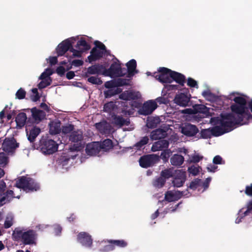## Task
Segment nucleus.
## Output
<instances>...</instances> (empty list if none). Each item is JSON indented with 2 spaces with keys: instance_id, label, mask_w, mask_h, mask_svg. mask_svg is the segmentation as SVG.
<instances>
[{
  "instance_id": "obj_1",
  "label": "nucleus",
  "mask_w": 252,
  "mask_h": 252,
  "mask_svg": "<svg viewBox=\"0 0 252 252\" xmlns=\"http://www.w3.org/2000/svg\"><path fill=\"white\" fill-rule=\"evenodd\" d=\"M37 234L32 229H24L16 227L13 231L12 237L17 241L21 242L24 245L35 244Z\"/></svg>"
},
{
  "instance_id": "obj_2",
  "label": "nucleus",
  "mask_w": 252,
  "mask_h": 252,
  "mask_svg": "<svg viewBox=\"0 0 252 252\" xmlns=\"http://www.w3.org/2000/svg\"><path fill=\"white\" fill-rule=\"evenodd\" d=\"M15 187L22 189L26 192L36 191L40 189L39 183L31 177L23 176L16 182Z\"/></svg>"
},
{
  "instance_id": "obj_3",
  "label": "nucleus",
  "mask_w": 252,
  "mask_h": 252,
  "mask_svg": "<svg viewBox=\"0 0 252 252\" xmlns=\"http://www.w3.org/2000/svg\"><path fill=\"white\" fill-rule=\"evenodd\" d=\"M232 114L235 115V117L241 122V125L248 124L249 122L252 120V115L248 111H246V106L238 104H232L230 106Z\"/></svg>"
},
{
  "instance_id": "obj_4",
  "label": "nucleus",
  "mask_w": 252,
  "mask_h": 252,
  "mask_svg": "<svg viewBox=\"0 0 252 252\" xmlns=\"http://www.w3.org/2000/svg\"><path fill=\"white\" fill-rule=\"evenodd\" d=\"M219 124L225 129L227 133L233 130L236 125H242L241 122L236 119L235 115L232 113L221 114L219 120Z\"/></svg>"
},
{
  "instance_id": "obj_5",
  "label": "nucleus",
  "mask_w": 252,
  "mask_h": 252,
  "mask_svg": "<svg viewBox=\"0 0 252 252\" xmlns=\"http://www.w3.org/2000/svg\"><path fill=\"white\" fill-rule=\"evenodd\" d=\"M40 148L44 155H51L58 150V145L54 140L48 138H42L40 141Z\"/></svg>"
},
{
  "instance_id": "obj_6",
  "label": "nucleus",
  "mask_w": 252,
  "mask_h": 252,
  "mask_svg": "<svg viewBox=\"0 0 252 252\" xmlns=\"http://www.w3.org/2000/svg\"><path fill=\"white\" fill-rule=\"evenodd\" d=\"M83 139V132L79 129L71 132L69 136V140L73 145L70 147L71 151H79L83 148L82 142Z\"/></svg>"
},
{
  "instance_id": "obj_7",
  "label": "nucleus",
  "mask_w": 252,
  "mask_h": 252,
  "mask_svg": "<svg viewBox=\"0 0 252 252\" xmlns=\"http://www.w3.org/2000/svg\"><path fill=\"white\" fill-rule=\"evenodd\" d=\"M6 185L3 180H0V207L9 203L13 198L14 193L13 190H6Z\"/></svg>"
},
{
  "instance_id": "obj_8",
  "label": "nucleus",
  "mask_w": 252,
  "mask_h": 252,
  "mask_svg": "<svg viewBox=\"0 0 252 252\" xmlns=\"http://www.w3.org/2000/svg\"><path fill=\"white\" fill-rule=\"evenodd\" d=\"M159 161V157L156 154L143 155L139 159V165L144 168L153 166Z\"/></svg>"
},
{
  "instance_id": "obj_9",
  "label": "nucleus",
  "mask_w": 252,
  "mask_h": 252,
  "mask_svg": "<svg viewBox=\"0 0 252 252\" xmlns=\"http://www.w3.org/2000/svg\"><path fill=\"white\" fill-rule=\"evenodd\" d=\"M171 71L172 70L166 67H160L158 72L154 73L153 76L162 83L170 84L172 83L170 78Z\"/></svg>"
},
{
  "instance_id": "obj_10",
  "label": "nucleus",
  "mask_w": 252,
  "mask_h": 252,
  "mask_svg": "<svg viewBox=\"0 0 252 252\" xmlns=\"http://www.w3.org/2000/svg\"><path fill=\"white\" fill-rule=\"evenodd\" d=\"M191 96L189 92L180 93L175 96L174 101L175 103L177 105L182 106L186 107L191 105L190 98Z\"/></svg>"
},
{
  "instance_id": "obj_11",
  "label": "nucleus",
  "mask_w": 252,
  "mask_h": 252,
  "mask_svg": "<svg viewBox=\"0 0 252 252\" xmlns=\"http://www.w3.org/2000/svg\"><path fill=\"white\" fill-rule=\"evenodd\" d=\"M19 147V143L13 137H6L3 141L1 148L7 153H12Z\"/></svg>"
},
{
  "instance_id": "obj_12",
  "label": "nucleus",
  "mask_w": 252,
  "mask_h": 252,
  "mask_svg": "<svg viewBox=\"0 0 252 252\" xmlns=\"http://www.w3.org/2000/svg\"><path fill=\"white\" fill-rule=\"evenodd\" d=\"M157 107L158 105L155 101L150 100L143 103V106L139 109L138 112L142 115H149L152 114Z\"/></svg>"
},
{
  "instance_id": "obj_13",
  "label": "nucleus",
  "mask_w": 252,
  "mask_h": 252,
  "mask_svg": "<svg viewBox=\"0 0 252 252\" xmlns=\"http://www.w3.org/2000/svg\"><path fill=\"white\" fill-rule=\"evenodd\" d=\"M117 61V62H114L108 69H106L104 66V76L111 78L119 77V71L121 70V63L118 60Z\"/></svg>"
},
{
  "instance_id": "obj_14",
  "label": "nucleus",
  "mask_w": 252,
  "mask_h": 252,
  "mask_svg": "<svg viewBox=\"0 0 252 252\" xmlns=\"http://www.w3.org/2000/svg\"><path fill=\"white\" fill-rule=\"evenodd\" d=\"M174 178L172 183L174 187L179 188L182 187L186 180V173L182 170L175 171Z\"/></svg>"
},
{
  "instance_id": "obj_15",
  "label": "nucleus",
  "mask_w": 252,
  "mask_h": 252,
  "mask_svg": "<svg viewBox=\"0 0 252 252\" xmlns=\"http://www.w3.org/2000/svg\"><path fill=\"white\" fill-rule=\"evenodd\" d=\"M77 240L83 246L91 248L93 245V239L91 236L85 232H81L77 235Z\"/></svg>"
},
{
  "instance_id": "obj_16",
  "label": "nucleus",
  "mask_w": 252,
  "mask_h": 252,
  "mask_svg": "<svg viewBox=\"0 0 252 252\" xmlns=\"http://www.w3.org/2000/svg\"><path fill=\"white\" fill-rule=\"evenodd\" d=\"M104 66L102 64L99 63L95 64L91 66H89L85 73V76L86 77H89L90 75H103V72L104 71Z\"/></svg>"
},
{
  "instance_id": "obj_17",
  "label": "nucleus",
  "mask_w": 252,
  "mask_h": 252,
  "mask_svg": "<svg viewBox=\"0 0 252 252\" xmlns=\"http://www.w3.org/2000/svg\"><path fill=\"white\" fill-rule=\"evenodd\" d=\"M85 151L88 155H97L101 151L99 142H94L88 144L86 146Z\"/></svg>"
},
{
  "instance_id": "obj_18",
  "label": "nucleus",
  "mask_w": 252,
  "mask_h": 252,
  "mask_svg": "<svg viewBox=\"0 0 252 252\" xmlns=\"http://www.w3.org/2000/svg\"><path fill=\"white\" fill-rule=\"evenodd\" d=\"M181 131L185 135L191 137L196 135L198 132L199 130L196 126L187 124L182 127Z\"/></svg>"
},
{
  "instance_id": "obj_19",
  "label": "nucleus",
  "mask_w": 252,
  "mask_h": 252,
  "mask_svg": "<svg viewBox=\"0 0 252 252\" xmlns=\"http://www.w3.org/2000/svg\"><path fill=\"white\" fill-rule=\"evenodd\" d=\"M26 130L28 139L31 143H33L35 141V138L41 132L40 128L36 126H32L31 128L27 126Z\"/></svg>"
},
{
  "instance_id": "obj_20",
  "label": "nucleus",
  "mask_w": 252,
  "mask_h": 252,
  "mask_svg": "<svg viewBox=\"0 0 252 252\" xmlns=\"http://www.w3.org/2000/svg\"><path fill=\"white\" fill-rule=\"evenodd\" d=\"M71 46V41L66 39L60 43L56 48L58 56H62L68 51Z\"/></svg>"
},
{
  "instance_id": "obj_21",
  "label": "nucleus",
  "mask_w": 252,
  "mask_h": 252,
  "mask_svg": "<svg viewBox=\"0 0 252 252\" xmlns=\"http://www.w3.org/2000/svg\"><path fill=\"white\" fill-rule=\"evenodd\" d=\"M184 194V191H177L174 192L171 190L167 191L165 193L164 200L169 202L175 201L180 199Z\"/></svg>"
},
{
  "instance_id": "obj_22",
  "label": "nucleus",
  "mask_w": 252,
  "mask_h": 252,
  "mask_svg": "<svg viewBox=\"0 0 252 252\" xmlns=\"http://www.w3.org/2000/svg\"><path fill=\"white\" fill-rule=\"evenodd\" d=\"M105 52L94 47L90 52V55L88 57V60L90 63L96 61L102 58Z\"/></svg>"
},
{
  "instance_id": "obj_23",
  "label": "nucleus",
  "mask_w": 252,
  "mask_h": 252,
  "mask_svg": "<svg viewBox=\"0 0 252 252\" xmlns=\"http://www.w3.org/2000/svg\"><path fill=\"white\" fill-rule=\"evenodd\" d=\"M170 74L172 82L174 81L179 85L182 87L184 86L186 79L184 74L173 70L171 71V73Z\"/></svg>"
},
{
  "instance_id": "obj_24",
  "label": "nucleus",
  "mask_w": 252,
  "mask_h": 252,
  "mask_svg": "<svg viewBox=\"0 0 252 252\" xmlns=\"http://www.w3.org/2000/svg\"><path fill=\"white\" fill-rule=\"evenodd\" d=\"M126 66L128 69V77L133 76L135 73H138V70H136L137 63L134 59H131L126 63Z\"/></svg>"
},
{
  "instance_id": "obj_25",
  "label": "nucleus",
  "mask_w": 252,
  "mask_h": 252,
  "mask_svg": "<svg viewBox=\"0 0 252 252\" xmlns=\"http://www.w3.org/2000/svg\"><path fill=\"white\" fill-rule=\"evenodd\" d=\"M169 146V142L165 139H159L157 142H155L152 147L153 151H158L162 150L163 148H167Z\"/></svg>"
},
{
  "instance_id": "obj_26",
  "label": "nucleus",
  "mask_w": 252,
  "mask_h": 252,
  "mask_svg": "<svg viewBox=\"0 0 252 252\" xmlns=\"http://www.w3.org/2000/svg\"><path fill=\"white\" fill-rule=\"evenodd\" d=\"M61 122L59 120L52 121L49 124V132L51 134H57L61 132Z\"/></svg>"
},
{
  "instance_id": "obj_27",
  "label": "nucleus",
  "mask_w": 252,
  "mask_h": 252,
  "mask_svg": "<svg viewBox=\"0 0 252 252\" xmlns=\"http://www.w3.org/2000/svg\"><path fill=\"white\" fill-rule=\"evenodd\" d=\"M96 128L102 133H109L111 129V126L106 122H102L95 124Z\"/></svg>"
},
{
  "instance_id": "obj_28",
  "label": "nucleus",
  "mask_w": 252,
  "mask_h": 252,
  "mask_svg": "<svg viewBox=\"0 0 252 252\" xmlns=\"http://www.w3.org/2000/svg\"><path fill=\"white\" fill-rule=\"evenodd\" d=\"M166 135V131L162 129H156L152 131L150 137L153 140L161 139L164 138Z\"/></svg>"
},
{
  "instance_id": "obj_29",
  "label": "nucleus",
  "mask_w": 252,
  "mask_h": 252,
  "mask_svg": "<svg viewBox=\"0 0 252 252\" xmlns=\"http://www.w3.org/2000/svg\"><path fill=\"white\" fill-rule=\"evenodd\" d=\"M32 115L35 121H40L43 119L45 116V112L41 110L33 107L31 109Z\"/></svg>"
},
{
  "instance_id": "obj_30",
  "label": "nucleus",
  "mask_w": 252,
  "mask_h": 252,
  "mask_svg": "<svg viewBox=\"0 0 252 252\" xmlns=\"http://www.w3.org/2000/svg\"><path fill=\"white\" fill-rule=\"evenodd\" d=\"M114 123L116 125L122 126L124 125L128 126L130 124L129 119H124L122 116L114 115L113 116Z\"/></svg>"
},
{
  "instance_id": "obj_31",
  "label": "nucleus",
  "mask_w": 252,
  "mask_h": 252,
  "mask_svg": "<svg viewBox=\"0 0 252 252\" xmlns=\"http://www.w3.org/2000/svg\"><path fill=\"white\" fill-rule=\"evenodd\" d=\"M184 161V158L182 155L179 154L174 155L170 158V162L174 166H180Z\"/></svg>"
},
{
  "instance_id": "obj_32",
  "label": "nucleus",
  "mask_w": 252,
  "mask_h": 252,
  "mask_svg": "<svg viewBox=\"0 0 252 252\" xmlns=\"http://www.w3.org/2000/svg\"><path fill=\"white\" fill-rule=\"evenodd\" d=\"M27 119L26 114L24 112L19 113L16 117L15 121L17 126L22 127L26 124Z\"/></svg>"
},
{
  "instance_id": "obj_33",
  "label": "nucleus",
  "mask_w": 252,
  "mask_h": 252,
  "mask_svg": "<svg viewBox=\"0 0 252 252\" xmlns=\"http://www.w3.org/2000/svg\"><path fill=\"white\" fill-rule=\"evenodd\" d=\"M99 143L100 150H102L104 152H107L113 147L112 141L110 139H105L102 142Z\"/></svg>"
},
{
  "instance_id": "obj_34",
  "label": "nucleus",
  "mask_w": 252,
  "mask_h": 252,
  "mask_svg": "<svg viewBox=\"0 0 252 252\" xmlns=\"http://www.w3.org/2000/svg\"><path fill=\"white\" fill-rule=\"evenodd\" d=\"M75 47L78 49H81L82 52H84L89 50L91 48L90 44H88L87 41L82 38L78 41Z\"/></svg>"
},
{
  "instance_id": "obj_35",
  "label": "nucleus",
  "mask_w": 252,
  "mask_h": 252,
  "mask_svg": "<svg viewBox=\"0 0 252 252\" xmlns=\"http://www.w3.org/2000/svg\"><path fill=\"white\" fill-rule=\"evenodd\" d=\"M211 129L212 134L214 136H219L227 133L225 129L220 125L213 127Z\"/></svg>"
},
{
  "instance_id": "obj_36",
  "label": "nucleus",
  "mask_w": 252,
  "mask_h": 252,
  "mask_svg": "<svg viewBox=\"0 0 252 252\" xmlns=\"http://www.w3.org/2000/svg\"><path fill=\"white\" fill-rule=\"evenodd\" d=\"M174 174L175 172L174 169L170 168L162 170L160 172V176L162 178H164L165 180L166 181L167 179L173 177Z\"/></svg>"
},
{
  "instance_id": "obj_37",
  "label": "nucleus",
  "mask_w": 252,
  "mask_h": 252,
  "mask_svg": "<svg viewBox=\"0 0 252 252\" xmlns=\"http://www.w3.org/2000/svg\"><path fill=\"white\" fill-rule=\"evenodd\" d=\"M149 140V139L148 136L143 137L139 141L133 146V148L136 150H140L144 146L148 143Z\"/></svg>"
},
{
  "instance_id": "obj_38",
  "label": "nucleus",
  "mask_w": 252,
  "mask_h": 252,
  "mask_svg": "<svg viewBox=\"0 0 252 252\" xmlns=\"http://www.w3.org/2000/svg\"><path fill=\"white\" fill-rule=\"evenodd\" d=\"M105 242L108 243H113L115 246L120 248H125L127 246V243L124 240H107Z\"/></svg>"
},
{
  "instance_id": "obj_39",
  "label": "nucleus",
  "mask_w": 252,
  "mask_h": 252,
  "mask_svg": "<svg viewBox=\"0 0 252 252\" xmlns=\"http://www.w3.org/2000/svg\"><path fill=\"white\" fill-rule=\"evenodd\" d=\"M203 96L207 100L210 101H215L217 100L218 97L213 94L209 90H206L202 93Z\"/></svg>"
},
{
  "instance_id": "obj_40",
  "label": "nucleus",
  "mask_w": 252,
  "mask_h": 252,
  "mask_svg": "<svg viewBox=\"0 0 252 252\" xmlns=\"http://www.w3.org/2000/svg\"><path fill=\"white\" fill-rule=\"evenodd\" d=\"M159 123V119L158 118H149L147 119V126L149 128H154L157 127Z\"/></svg>"
},
{
  "instance_id": "obj_41",
  "label": "nucleus",
  "mask_w": 252,
  "mask_h": 252,
  "mask_svg": "<svg viewBox=\"0 0 252 252\" xmlns=\"http://www.w3.org/2000/svg\"><path fill=\"white\" fill-rule=\"evenodd\" d=\"M165 183L166 181L165 180V179L160 176L153 180V185L156 188L160 189L164 186Z\"/></svg>"
},
{
  "instance_id": "obj_42",
  "label": "nucleus",
  "mask_w": 252,
  "mask_h": 252,
  "mask_svg": "<svg viewBox=\"0 0 252 252\" xmlns=\"http://www.w3.org/2000/svg\"><path fill=\"white\" fill-rule=\"evenodd\" d=\"M193 111L195 113L206 114L208 112V108L202 104H196L193 106Z\"/></svg>"
},
{
  "instance_id": "obj_43",
  "label": "nucleus",
  "mask_w": 252,
  "mask_h": 252,
  "mask_svg": "<svg viewBox=\"0 0 252 252\" xmlns=\"http://www.w3.org/2000/svg\"><path fill=\"white\" fill-rule=\"evenodd\" d=\"M115 80L117 87L129 85L130 82V80L129 79L118 78Z\"/></svg>"
},
{
  "instance_id": "obj_44",
  "label": "nucleus",
  "mask_w": 252,
  "mask_h": 252,
  "mask_svg": "<svg viewBox=\"0 0 252 252\" xmlns=\"http://www.w3.org/2000/svg\"><path fill=\"white\" fill-rule=\"evenodd\" d=\"M52 82V79L51 77L47 78L45 80H42V81L38 84V88L39 89H44L50 85Z\"/></svg>"
},
{
  "instance_id": "obj_45",
  "label": "nucleus",
  "mask_w": 252,
  "mask_h": 252,
  "mask_svg": "<svg viewBox=\"0 0 252 252\" xmlns=\"http://www.w3.org/2000/svg\"><path fill=\"white\" fill-rule=\"evenodd\" d=\"M171 153V152L169 149L163 150L161 152L160 156H159V158H161L163 160V162L165 163L167 161H168L169 158L170 156Z\"/></svg>"
},
{
  "instance_id": "obj_46",
  "label": "nucleus",
  "mask_w": 252,
  "mask_h": 252,
  "mask_svg": "<svg viewBox=\"0 0 252 252\" xmlns=\"http://www.w3.org/2000/svg\"><path fill=\"white\" fill-rule=\"evenodd\" d=\"M74 129V126L72 124H67V125L63 126L61 129V131L63 133L66 134L68 133H71V132L73 131Z\"/></svg>"
},
{
  "instance_id": "obj_47",
  "label": "nucleus",
  "mask_w": 252,
  "mask_h": 252,
  "mask_svg": "<svg viewBox=\"0 0 252 252\" xmlns=\"http://www.w3.org/2000/svg\"><path fill=\"white\" fill-rule=\"evenodd\" d=\"M87 81L94 85H101L102 84V81L101 79L96 76L88 77Z\"/></svg>"
},
{
  "instance_id": "obj_48",
  "label": "nucleus",
  "mask_w": 252,
  "mask_h": 252,
  "mask_svg": "<svg viewBox=\"0 0 252 252\" xmlns=\"http://www.w3.org/2000/svg\"><path fill=\"white\" fill-rule=\"evenodd\" d=\"M200 138L207 139L210 138L212 134V129H204L201 130Z\"/></svg>"
},
{
  "instance_id": "obj_49",
  "label": "nucleus",
  "mask_w": 252,
  "mask_h": 252,
  "mask_svg": "<svg viewBox=\"0 0 252 252\" xmlns=\"http://www.w3.org/2000/svg\"><path fill=\"white\" fill-rule=\"evenodd\" d=\"M201 169L199 166L192 165L188 168V171L190 174L195 176L198 174Z\"/></svg>"
},
{
  "instance_id": "obj_50",
  "label": "nucleus",
  "mask_w": 252,
  "mask_h": 252,
  "mask_svg": "<svg viewBox=\"0 0 252 252\" xmlns=\"http://www.w3.org/2000/svg\"><path fill=\"white\" fill-rule=\"evenodd\" d=\"M233 101L235 102V104H238L244 106H246L247 101L244 97L241 96H236L234 98Z\"/></svg>"
},
{
  "instance_id": "obj_51",
  "label": "nucleus",
  "mask_w": 252,
  "mask_h": 252,
  "mask_svg": "<svg viewBox=\"0 0 252 252\" xmlns=\"http://www.w3.org/2000/svg\"><path fill=\"white\" fill-rule=\"evenodd\" d=\"M94 44L95 46L94 47H96L97 49L104 52L106 54L109 53V51L106 50V46L102 42L96 40L94 41Z\"/></svg>"
},
{
  "instance_id": "obj_52",
  "label": "nucleus",
  "mask_w": 252,
  "mask_h": 252,
  "mask_svg": "<svg viewBox=\"0 0 252 252\" xmlns=\"http://www.w3.org/2000/svg\"><path fill=\"white\" fill-rule=\"evenodd\" d=\"M201 182V180L199 179H196L191 181L190 183L189 186L188 187L190 189L195 190L199 186Z\"/></svg>"
},
{
  "instance_id": "obj_53",
  "label": "nucleus",
  "mask_w": 252,
  "mask_h": 252,
  "mask_svg": "<svg viewBox=\"0 0 252 252\" xmlns=\"http://www.w3.org/2000/svg\"><path fill=\"white\" fill-rule=\"evenodd\" d=\"M115 249L114 245L113 243H109L103 247V248L99 249L100 252H109L112 251Z\"/></svg>"
},
{
  "instance_id": "obj_54",
  "label": "nucleus",
  "mask_w": 252,
  "mask_h": 252,
  "mask_svg": "<svg viewBox=\"0 0 252 252\" xmlns=\"http://www.w3.org/2000/svg\"><path fill=\"white\" fill-rule=\"evenodd\" d=\"M26 94V91L22 88H20L16 93V96L19 99H24Z\"/></svg>"
},
{
  "instance_id": "obj_55",
  "label": "nucleus",
  "mask_w": 252,
  "mask_h": 252,
  "mask_svg": "<svg viewBox=\"0 0 252 252\" xmlns=\"http://www.w3.org/2000/svg\"><path fill=\"white\" fill-rule=\"evenodd\" d=\"M13 218L12 216H8L6 217L4 223L5 228H8L13 225Z\"/></svg>"
},
{
  "instance_id": "obj_56",
  "label": "nucleus",
  "mask_w": 252,
  "mask_h": 252,
  "mask_svg": "<svg viewBox=\"0 0 252 252\" xmlns=\"http://www.w3.org/2000/svg\"><path fill=\"white\" fill-rule=\"evenodd\" d=\"M8 162V158L4 154H0V167H4Z\"/></svg>"
},
{
  "instance_id": "obj_57",
  "label": "nucleus",
  "mask_w": 252,
  "mask_h": 252,
  "mask_svg": "<svg viewBox=\"0 0 252 252\" xmlns=\"http://www.w3.org/2000/svg\"><path fill=\"white\" fill-rule=\"evenodd\" d=\"M128 100H135L137 99L140 97V94L138 92H134L132 91H128Z\"/></svg>"
},
{
  "instance_id": "obj_58",
  "label": "nucleus",
  "mask_w": 252,
  "mask_h": 252,
  "mask_svg": "<svg viewBox=\"0 0 252 252\" xmlns=\"http://www.w3.org/2000/svg\"><path fill=\"white\" fill-rule=\"evenodd\" d=\"M104 86L107 89H114L117 87L116 80L114 79L106 82L104 84Z\"/></svg>"
},
{
  "instance_id": "obj_59",
  "label": "nucleus",
  "mask_w": 252,
  "mask_h": 252,
  "mask_svg": "<svg viewBox=\"0 0 252 252\" xmlns=\"http://www.w3.org/2000/svg\"><path fill=\"white\" fill-rule=\"evenodd\" d=\"M187 85L191 88H198L197 81L190 77L188 78Z\"/></svg>"
},
{
  "instance_id": "obj_60",
  "label": "nucleus",
  "mask_w": 252,
  "mask_h": 252,
  "mask_svg": "<svg viewBox=\"0 0 252 252\" xmlns=\"http://www.w3.org/2000/svg\"><path fill=\"white\" fill-rule=\"evenodd\" d=\"M104 95L106 98L111 97L115 95L114 89H109L104 92Z\"/></svg>"
},
{
  "instance_id": "obj_61",
  "label": "nucleus",
  "mask_w": 252,
  "mask_h": 252,
  "mask_svg": "<svg viewBox=\"0 0 252 252\" xmlns=\"http://www.w3.org/2000/svg\"><path fill=\"white\" fill-rule=\"evenodd\" d=\"M62 227L60 225L56 224L54 226V231L56 235H60L62 233Z\"/></svg>"
},
{
  "instance_id": "obj_62",
  "label": "nucleus",
  "mask_w": 252,
  "mask_h": 252,
  "mask_svg": "<svg viewBox=\"0 0 252 252\" xmlns=\"http://www.w3.org/2000/svg\"><path fill=\"white\" fill-rule=\"evenodd\" d=\"M167 91H173L178 90L179 85L167 84L164 85Z\"/></svg>"
},
{
  "instance_id": "obj_63",
  "label": "nucleus",
  "mask_w": 252,
  "mask_h": 252,
  "mask_svg": "<svg viewBox=\"0 0 252 252\" xmlns=\"http://www.w3.org/2000/svg\"><path fill=\"white\" fill-rule=\"evenodd\" d=\"M65 69L64 67L60 66L56 69V72L61 76L64 75Z\"/></svg>"
},
{
  "instance_id": "obj_64",
  "label": "nucleus",
  "mask_w": 252,
  "mask_h": 252,
  "mask_svg": "<svg viewBox=\"0 0 252 252\" xmlns=\"http://www.w3.org/2000/svg\"><path fill=\"white\" fill-rule=\"evenodd\" d=\"M245 193L249 196H252V184L250 186H247L245 189Z\"/></svg>"
}]
</instances>
